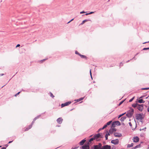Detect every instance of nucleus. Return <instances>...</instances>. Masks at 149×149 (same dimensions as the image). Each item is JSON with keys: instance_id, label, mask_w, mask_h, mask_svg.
<instances>
[{"instance_id": "nucleus-1", "label": "nucleus", "mask_w": 149, "mask_h": 149, "mask_svg": "<svg viewBox=\"0 0 149 149\" xmlns=\"http://www.w3.org/2000/svg\"><path fill=\"white\" fill-rule=\"evenodd\" d=\"M134 110L131 109H130L127 112L126 115L129 118L131 117L133 114Z\"/></svg>"}, {"instance_id": "nucleus-2", "label": "nucleus", "mask_w": 149, "mask_h": 149, "mask_svg": "<svg viewBox=\"0 0 149 149\" xmlns=\"http://www.w3.org/2000/svg\"><path fill=\"white\" fill-rule=\"evenodd\" d=\"M143 114H136L135 115L136 119L138 120H142L143 118L144 117H143Z\"/></svg>"}, {"instance_id": "nucleus-3", "label": "nucleus", "mask_w": 149, "mask_h": 149, "mask_svg": "<svg viewBox=\"0 0 149 149\" xmlns=\"http://www.w3.org/2000/svg\"><path fill=\"white\" fill-rule=\"evenodd\" d=\"M40 116V115H39L35 118L34 119L33 121L31 124L29 126V127L28 128H26V130H25V131H26L28 130L29 129H30L32 127V125L33 124V123H34L35 120L37 119Z\"/></svg>"}, {"instance_id": "nucleus-4", "label": "nucleus", "mask_w": 149, "mask_h": 149, "mask_svg": "<svg viewBox=\"0 0 149 149\" xmlns=\"http://www.w3.org/2000/svg\"><path fill=\"white\" fill-rule=\"evenodd\" d=\"M143 106L144 105L143 104H138L137 107V109L139 111H141L143 109Z\"/></svg>"}, {"instance_id": "nucleus-5", "label": "nucleus", "mask_w": 149, "mask_h": 149, "mask_svg": "<svg viewBox=\"0 0 149 149\" xmlns=\"http://www.w3.org/2000/svg\"><path fill=\"white\" fill-rule=\"evenodd\" d=\"M94 149H102V145L99 143L98 145L94 146Z\"/></svg>"}, {"instance_id": "nucleus-6", "label": "nucleus", "mask_w": 149, "mask_h": 149, "mask_svg": "<svg viewBox=\"0 0 149 149\" xmlns=\"http://www.w3.org/2000/svg\"><path fill=\"white\" fill-rule=\"evenodd\" d=\"M119 140L118 139L113 140L111 141V142L114 145H117L119 143Z\"/></svg>"}, {"instance_id": "nucleus-7", "label": "nucleus", "mask_w": 149, "mask_h": 149, "mask_svg": "<svg viewBox=\"0 0 149 149\" xmlns=\"http://www.w3.org/2000/svg\"><path fill=\"white\" fill-rule=\"evenodd\" d=\"M89 144L85 145L84 146L80 147L81 149H89Z\"/></svg>"}, {"instance_id": "nucleus-8", "label": "nucleus", "mask_w": 149, "mask_h": 149, "mask_svg": "<svg viewBox=\"0 0 149 149\" xmlns=\"http://www.w3.org/2000/svg\"><path fill=\"white\" fill-rule=\"evenodd\" d=\"M71 103V102H65L64 103L62 104L61 105L62 107H63L65 106L68 105L69 104H70Z\"/></svg>"}, {"instance_id": "nucleus-9", "label": "nucleus", "mask_w": 149, "mask_h": 149, "mask_svg": "<svg viewBox=\"0 0 149 149\" xmlns=\"http://www.w3.org/2000/svg\"><path fill=\"white\" fill-rule=\"evenodd\" d=\"M133 141L134 142H137L139 140V138L137 136H135L132 139Z\"/></svg>"}, {"instance_id": "nucleus-10", "label": "nucleus", "mask_w": 149, "mask_h": 149, "mask_svg": "<svg viewBox=\"0 0 149 149\" xmlns=\"http://www.w3.org/2000/svg\"><path fill=\"white\" fill-rule=\"evenodd\" d=\"M111 146L107 145H105L102 147V149H111Z\"/></svg>"}, {"instance_id": "nucleus-11", "label": "nucleus", "mask_w": 149, "mask_h": 149, "mask_svg": "<svg viewBox=\"0 0 149 149\" xmlns=\"http://www.w3.org/2000/svg\"><path fill=\"white\" fill-rule=\"evenodd\" d=\"M100 134L98 133L94 135V137L96 141H98V138L100 137Z\"/></svg>"}, {"instance_id": "nucleus-12", "label": "nucleus", "mask_w": 149, "mask_h": 149, "mask_svg": "<svg viewBox=\"0 0 149 149\" xmlns=\"http://www.w3.org/2000/svg\"><path fill=\"white\" fill-rule=\"evenodd\" d=\"M63 120L61 118H59L57 120V121L58 123L61 124L62 123Z\"/></svg>"}, {"instance_id": "nucleus-13", "label": "nucleus", "mask_w": 149, "mask_h": 149, "mask_svg": "<svg viewBox=\"0 0 149 149\" xmlns=\"http://www.w3.org/2000/svg\"><path fill=\"white\" fill-rule=\"evenodd\" d=\"M94 140H95L94 137L93 138H91L88 140V144H90L91 143L92 141H93Z\"/></svg>"}, {"instance_id": "nucleus-14", "label": "nucleus", "mask_w": 149, "mask_h": 149, "mask_svg": "<svg viewBox=\"0 0 149 149\" xmlns=\"http://www.w3.org/2000/svg\"><path fill=\"white\" fill-rule=\"evenodd\" d=\"M114 136L117 137H120L121 136V134L120 133H115L114 134Z\"/></svg>"}, {"instance_id": "nucleus-15", "label": "nucleus", "mask_w": 149, "mask_h": 149, "mask_svg": "<svg viewBox=\"0 0 149 149\" xmlns=\"http://www.w3.org/2000/svg\"><path fill=\"white\" fill-rule=\"evenodd\" d=\"M86 140L83 139L79 143V145L80 146H82L84 144V142H85Z\"/></svg>"}, {"instance_id": "nucleus-16", "label": "nucleus", "mask_w": 149, "mask_h": 149, "mask_svg": "<svg viewBox=\"0 0 149 149\" xmlns=\"http://www.w3.org/2000/svg\"><path fill=\"white\" fill-rule=\"evenodd\" d=\"M116 130V129L115 128H113L112 129H110L109 130V132L110 133H113V131H115Z\"/></svg>"}, {"instance_id": "nucleus-17", "label": "nucleus", "mask_w": 149, "mask_h": 149, "mask_svg": "<svg viewBox=\"0 0 149 149\" xmlns=\"http://www.w3.org/2000/svg\"><path fill=\"white\" fill-rule=\"evenodd\" d=\"M114 123L115 124H116V125H120V123L119 122V121H115L114 122Z\"/></svg>"}, {"instance_id": "nucleus-18", "label": "nucleus", "mask_w": 149, "mask_h": 149, "mask_svg": "<svg viewBox=\"0 0 149 149\" xmlns=\"http://www.w3.org/2000/svg\"><path fill=\"white\" fill-rule=\"evenodd\" d=\"M138 102L140 103H143L145 102V101H143L142 99L139 100Z\"/></svg>"}, {"instance_id": "nucleus-19", "label": "nucleus", "mask_w": 149, "mask_h": 149, "mask_svg": "<svg viewBox=\"0 0 149 149\" xmlns=\"http://www.w3.org/2000/svg\"><path fill=\"white\" fill-rule=\"evenodd\" d=\"M141 147V145L139 144L138 145L136 146H135L134 147L132 148V149H136L138 148H139Z\"/></svg>"}, {"instance_id": "nucleus-20", "label": "nucleus", "mask_w": 149, "mask_h": 149, "mask_svg": "<svg viewBox=\"0 0 149 149\" xmlns=\"http://www.w3.org/2000/svg\"><path fill=\"white\" fill-rule=\"evenodd\" d=\"M84 97H83L80 98L79 99L75 100V101H77V102H79L81 100H82L84 98Z\"/></svg>"}, {"instance_id": "nucleus-21", "label": "nucleus", "mask_w": 149, "mask_h": 149, "mask_svg": "<svg viewBox=\"0 0 149 149\" xmlns=\"http://www.w3.org/2000/svg\"><path fill=\"white\" fill-rule=\"evenodd\" d=\"M138 105V104L136 103V104H133L132 105V106L134 108H135V107L137 108Z\"/></svg>"}, {"instance_id": "nucleus-22", "label": "nucleus", "mask_w": 149, "mask_h": 149, "mask_svg": "<svg viewBox=\"0 0 149 149\" xmlns=\"http://www.w3.org/2000/svg\"><path fill=\"white\" fill-rule=\"evenodd\" d=\"M126 117L125 116H123L121 118H120V120L121 121H123L126 119Z\"/></svg>"}, {"instance_id": "nucleus-23", "label": "nucleus", "mask_w": 149, "mask_h": 149, "mask_svg": "<svg viewBox=\"0 0 149 149\" xmlns=\"http://www.w3.org/2000/svg\"><path fill=\"white\" fill-rule=\"evenodd\" d=\"M133 146V143H132L130 144H129L127 145V147L129 148Z\"/></svg>"}, {"instance_id": "nucleus-24", "label": "nucleus", "mask_w": 149, "mask_h": 149, "mask_svg": "<svg viewBox=\"0 0 149 149\" xmlns=\"http://www.w3.org/2000/svg\"><path fill=\"white\" fill-rule=\"evenodd\" d=\"M89 21V20L88 19H86L85 20H83L82 22L81 23V24L82 25L83 24H84V23L85 22H87V21Z\"/></svg>"}, {"instance_id": "nucleus-25", "label": "nucleus", "mask_w": 149, "mask_h": 149, "mask_svg": "<svg viewBox=\"0 0 149 149\" xmlns=\"http://www.w3.org/2000/svg\"><path fill=\"white\" fill-rule=\"evenodd\" d=\"M111 122H112V121H110L108 122L107 123V124L106 125H107V126L108 125H109L111 124Z\"/></svg>"}, {"instance_id": "nucleus-26", "label": "nucleus", "mask_w": 149, "mask_h": 149, "mask_svg": "<svg viewBox=\"0 0 149 149\" xmlns=\"http://www.w3.org/2000/svg\"><path fill=\"white\" fill-rule=\"evenodd\" d=\"M116 125L115 124L114 122H113L112 124V127H115Z\"/></svg>"}, {"instance_id": "nucleus-27", "label": "nucleus", "mask_w": 149, "mask_h": 149, "mask_svg": "<svg viewBox=\"0 0 149 149\" xmlns=\"http://www.w3.org/2000/svg\"><path fill=\"white\" fill-rule=\"evenodd\" d=\"M79 55L82 58H84L86 57V56L84 55H82L81 54H79Z\"/></svg>"}, {"instance_id": "nucleus-28", "label": "nucleus", "mask_w": 149, "mask_h": 149, "mask_svg": "<svg viewBox=\"0 0 149 149\" xmlns=\"http://www.w3.org/2000/svg\"><path fill=\"white\" fill-rule=\"evenodd\" d=\"M134 97H132V99H130L129 100V102H131L133 100V99H134Z\"/></svg>"}, {"instance_id": "nucleus-29", "label": "nucleus", "mask_w": 149, "mask_h": 149, "mask_svg": "<svg viewBox=\"0 0 149 149\" xmlns=\"http://www.w3.org/2000/svg\"><path fill=\"white\" fill-rule=\"evenodd\" d=\"M148 49H149V47H148V48H144L143 49V50H148Z\"/></svg>"}, {"instance_id": "nucleus-30", "label": "nucleus", "mask_w": 149, "mask_h": 149, "mask_svg": "<svg viewBox=\"0 0 149 149\" xmlns=\"http://www.w3.org/2000/svg\"><path fill=\"white\" fill-rule=\"evenodd\" d=\"M141 89L142 90H148V89H149V88H142Z\"/></svg>"}, {"instance_id": "nucleus-31", "label": "nucleus", "mask_w": 149, "mask_h": 149, "mask_svg": "<svg viewBox=\"0 0 149 149\" xmlns=\"http://www.w3.org/2000/svg\"><path fill=\"white\" fill-rule=\"evenodd\" d=\"M107 125H105L102 128V129H104L106 127H107Z\"/></svg>"}, {"instance_id": "nucleus-32", "label": "nucleus", "mask_w": 149, "mask_h": 149, "mask_svg": "<svg viewBox=\"0 0 149 149\" xmlns=\"http://www.w3.org/2000/svg\"><path fill=\"white\" fill-rule=\"evenodd\" d=\"M146 127H145V128H143V129H141H141H140V131H141V130H144L145 131V130H146Z\"/></svg>"}, {"instance_id": "nucleus-33", "label": "nucleus", "mask_w": 149, "mask_h": 149, "mask_svg": "<svg viewBox=\"0 0 149 149\" xmlns=\"http://www.w3.org/2000/svg\"><path fill=\"white\" fill-rule=\"evenodd\" d=\"M50 96L51 97H52L53 98L54 97V96L53 95L52 93H50Z\"/></svg>"}, {"instance_id": "nucleus-34", "label": "nucleus", "mask_w": 149, "mask_h": 149, "mask_svg": "<svg viewBox=\"0 0 149 149\" xmlns=\"http://www.w3.org/2000/svg\"><path fill=\"white\" fill-rule=\"evenodd\" d=\"M90 75L91 76V78L92 79L93 78H92V74H91V70H90Z\"/></svg>"}, {"instance_id": "nucleus-35", "label": "nucleus", "mask_w": 149, "mask_h": 149, "mask_svg": "<svg viewBox=\"0 0 149 149\" xmlns=\"http://www.w3.org/2000/svg\"><path fill=\"white\" fill-rule=\"evenodd\" d=\"M108 136H107V135H105V137L106 140H107L108 139Z\"/></svg>"}, {"instance_id": "nucleus-36", "label": "nucleus", "mask_w": 149, "mask_h": 149, "mask_svg": "<svg viewBox=\"0 0 149 149\" xmlns=\"http://www.w3.org/2000/svg\"><path fill=\"white\" fill-rule=\"evenodd\" d=\"M75 53L76 54H78L79 55V54H80L77 51H76Z\"/></svg>"}, {"instance_id": "nucleus-37", "label": "nucleus", "mask_w": 149, "mask_h": 149, "mask_svg": "<svg viewBox=\"0 0 149 149\" xmlns=\"http://www.w3.org/2000/svg\"><path fill=\"white\" fill-rule=\"evenodd\" d=\"M86 13V12H85L84 11H82L80 13V14H82V13Z\"/></svg>"}, {"instance_id": "nucleus-38", "label": "nucleus", "mask_w": 149, "mask_h": 149, "mask_svg": "<svg viewBox=\"0 0 149 149\" xmlns=\"http://www.w3.org/2000/svg\"><path fill=\"white\" fill-rule=\"evenodd\" d=\"M20 93V92H18L17 93V94H16L15 95V96H16L17 95H18V94H19V93Z\"/></svg>"}, {"instance_id": "nucleus-39", "label": "nucleus", "mask_w": 149, "mask_h": 149, "mask_svg": "<svg viewBox=\"0 0 149 149\" xmlns=\"http://www.w3.org/2000/svg\"><path fill=\"white\" fill-rule=\"evenodd\" d=\"M46 60L45 59H44L42 60H41L40 61V62H41V63H42L43 61H45Z\"/></svg>"}, {"instance_id": "nucleus-40", "label": "nucleus", "mask_w": 149, "mask_h": 149, "mask_svg": "<svg viewBox=\"0 0 149 149\" xmlns=\"http://www.w3.org/2000/svg\"><path fill=\"white\" fill-rule=\"evenodd\" d=\"M124 102V101H122L119 104V105H120L123 102Z\"/></svg>"}, {"instance_id": "nucleus-41", "label": "nucleus", "mask_w": 149, "mask_h": 149, "mask_svg": "<svg viewBox=\"0 0 149 149\" xmlns=\"http://www.w3.org/2000/svg\"><path fill=\"white\" fill-rule=\"evenodd\" d=\"M129 125L130 126V127H132V124H131V122H130V123H129Z\"/></svg>"}, {"instance_id": "nucleus-42", "label": "nucleus", "mask_w": 149, "mask_h": 149, "mask_svg": "<svg viewBox=\"0 0 149 149\" xmlns=\"http://www.w3.org/2000/svg\"><path fill=\"white\" fill-rule=\"evenodd\" d=\"M94 13V12H91L89 13V14H92L93 13Z\"/></svg>"}, {"instance_id": "nucleus-43", "label": "nucleus", "mask_w": 149, "mask_h": 149, "mask_svg": "<svg viewBox=\"0 0 149 149\" xmlns=\"http://www.w3.org/2000/svg\"><path fill=\"white\" fill-rule=\"evenodd\" d=\"M20 46V45L19 44H18L17 45L16 47H19Z\"/></svg>"}, {"instance_id": "nucleus-44", "label": "nucleus", "mask_w": 149, "mask_h": 149, "mask_svg": "<svg viewBox=\"0 0 149 149\" xmlns=\"http://www.w3.org/2000/svg\"><path fill=\"white\" fill-rule=\"evenodd\" d=\"M106 135H107V136H108L109 135H110V134L108 132L106 134Z\"/></svg>"}, {"instance_id": "nucleus-45", "label": "nucleus", "mask_w": 149, "mask_h": 149, "mask_svg": "<svg viewBox=\"0 0 149 149\" xmlns=\"http://www.w3.org/2000/svg\"><path fill=\"white\" fill-rule=\"evenodd\" d=\"M3 75H4V74H0V76H3Z\"/></svg>"}, {"instance_id": "nucleus-46", "label": "nucleus", "mask_w": 149, "mask_h": 149, "mask_svg": "<svg viewBox=\"0 0 149 149\" xmlns=\"http://www.w3.org/2000/svg\"><path fill=\"white\" fill-rule=\"evenodd\" d=\"M125 113H126L125 112V113H123V114H120V115H121V116H123V115H124Z\"/></svg>"}, {"instance_id": "nucleus-47", "label": "nucleus", "mask_w": 149, "mask_h": 149, "mask_svg": "<svg viewBox=\"0 0 149 149\" xmlns=\"http://www.w3.org/2000/svg\"><path fill=\"white\" fill-rule=\"evenodd\" d=\"M147 111L148 112H149V107L147 108Z\"/></svg>"}, {"instance_id": "nucleus-48", "label": "nucleus", "mask_w": 149, "mask_h": 149, "mask_svg": "<svg viewBox=\"0 0 149 149\" xmlns=\"http://www.w3.org/2000/svg\"><path fill=\"white\" fill-rule=\"evenodd\" d=\"M102 129V128H100V129H99L98 130V132H99Z\"/></svg>"}, {"instance_id": "nucleus-49", "label": "nucleus", "mask_w": 149, "mask_h": 149, "mask_svg": "<svg viewBox=\"0 0 149 149\" xmlns=\"http://www.w3.org/2000/svg\"><path fill=\"white\" fill-rule=\"evenodd\" d=\"M149 42V41H148V42H144L143 43V44H145L146 43H148V42Z\"/></svg>"}, {"instance_id": "nucleus-50", "label": "nucleus", "mask_w": 149, "mask_h": 149, "mask_svg": "<svg viewBox=\"0 0 149 149\" xmlns=\"http://www.w3.org/2000/svg\"><path fill=\"white\" fill-rule=\"evenodd\" d=\"M85 15H89V13H86V14H85Z\"/></svg>"}, {"instance_id": "nucleus-51", "label": "nucleus", "mask_w": 149, "mask_h": 149, "mask_svg": "<svg viewBox=\"0 0 149 149\" xmlns=\"http://www.w3.org/2000/svg\"><path fill=\"white\" fill-rule=\"evenodd\" d=\"M121 116H122L121 115H120L119 116H118V118H120V117H121Z\"/></svg>"}, {"instance_id": "nucleus-52", "label": "nucleus", "mask_w": 149, "mask_h": 149, "mask_svg": "<svg viewBox=\"0 0 149 149\" xmlns=\"http://www.w3.org/2000/svg\"><path fill=\"white\" fill-rule=\"evenodd\" d=\"M1 149H6V148L2 147Z\"/></svg>"}, {"instance_id": "nucleus-53", "label": "nucleus", "mask_w": 149, "mask_h": 149, "mask_svg": "<svg viewBox=\"0 0 149 149\" xmlns=\"http://www.w3.org/2000/svg\"><path fill=\"white\" fill-rule=\"evenodd\" d=\"M12 141H10L9 142H8V143H11V142H12Z\"/></svg>"}, {"instance_id": "nucleus-54", "label": "nucleus", "mask_w": 149, "mask_h": 149, "mask_svg": "<svg viewBox=\"0 0 149 149\" xmlns=\"http://www.w3.org/2000/svg\"><path fill=\"white\" fill-rule=\"evenodd\" d=\"M77 147H75L74 148L72 149H77Z\"/></svg>"}, {"instance_id": "nucleus-55", "label": "nucleus", "mask_w": 149, "mask_h": 149, "mask_svg": "<svg viewBox=\"0 0 149 149\" xmlns=\"http://www.w3.org/2000/svg\"><path fill=\"white\" fill-rule=\"evenodd\" d=\"M147 149H149V144L148 145V148Z\"/></svg>"}, {"instance_id": "nucleus-56", "label": "nucleus", "mask_w": 149, "mask_h": 149, "mask_svg": "<svg viewBox=\"0 0 149 149\" xmlns=\"http://www.w3.org/2000/svg\"><path fill=\"white\" fill-rule=\"evenodd\" d=\"M73 19H72L70 21H72L73 20Z\"/></svg>"}, {"instance_id": "nucleus-57", "label": "nucleus", "mask_w": 149, "mask_h": 149, "mask_svg": "<svg viewBox=\"0 0 149 149\" xmlns=\"http://www.w3.org/2000/svg\"><path fill=\"white\" fill-rule=\"evenodd\" d=\"M71 22V21H70L69 22H68V23H70V22Z\"/></svg>"}, {"instance_id": "nucleus-58", "label": "nucleus", "mask_w": 149, "mask_h": 149, "mask_svg": "<svg viewBox=\"0 0 149 149\" xmlns=\"http://www.w3.org/2000/svg\"><path fill=\"white\" fill-rule=\"evenodd\" d=\"M148 97H149V95L148 96V97H146V99H147V98H148Z\"/></svg>"}, {"instance_id": "nucleus-59", "label": "nucleus", "mask_w": 149, "mask_h": 149, "mask_svg": "<svg viewBox=\"0 0 149 149\" xmlns=\"http://www.w3.org/2000/svg\"><path fill=\"white\" fill-rule=\"evenodd\" d=\"M129 60H128L127 61V62H129Z\"/></svg>"}, {"instance_id": "nucleus-60", "label": "nucleus", "mask_w": 149, "mask_h": 149, "mask_svg": "<svg viewBox=\"0 0 149 149\" xmlns=\"http://www.w3.org/2000/svg\"><path fill=\"white\" fill-rule=\"evenodd\" d=\"M4 86H2V88H3V87Z\"/></svg>"}, {"instance_id": "nucleus-61", "label": "nucleus", "mask_w": 149, "mask_h": 149, "mask_svg": "<svg viewBox=\"0 0 149 149\" xmlns=\"http://www.w3.org/2000/svg\"><path fill=\"white\" fill-rule=\"evenodd\" d=\"M6 146H7V145H6Z\"/></svg>"}, {"instance_id": "nucleus-62", "label": "nucleus", "mask_w": 149, "mask_h": 149, "mask_svg": "<svg viewBox=\"0 0 149 149\" xmlns=\"http://www.w3.org/2000/svg\"><path fill=\"white\" fill-rule=\"evenodd\" d=\"M6 146H7V145H6Z\"/></svg>"}, {"instance_id": "nucleus-63", "label": "nucleus", "mask_w": 149, "mask_h": 149, "mask_svg": "<svg viewBox=\"0 0 149 149\" xmlns=\"http://www.w3.org/2000/svg\"><path fill=\"white\" fill-rule=\"evenodd\" d=\"M6 146H7V145H6Z\"/></svg>"}, {"instance_id": "nucleus-64", "label": "nucleus", "mask_w": 149, "mask_h": 149, "mask_svg": "<svg viewBox=\"0 0 149 149\" xmlns=\"http://www.w3.org/2000/svg\"><path fill=\"white\" fill-rule=\"evenodd\" d=\"M1 147V146H0V147Z\"/></svg>"}]
</instances>
